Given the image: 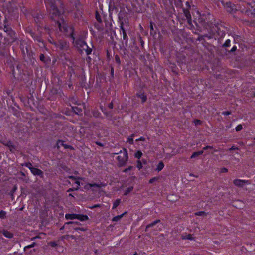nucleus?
I'll list each match as a JSON object with an SVG mask.
<instances>
[{"mask_svg": "<svg viewBox=\"0 0 255 255\" xmlns=\"http://www.w3.org/2000/svg\"><path fill=\"white\" fill-rule=\"evenodd\" d=\"M192 5V15L194 17L193 22L196 26V30L200 31L202 26H205L207 23V16L205 14L201 15L196 8Z\"/></svg>", "mask_w": 255, "mask_h": 255, "instance_id": "nucleus-1", "label": "nucleus"}, {"mask_svg": "<svg viewBox=\"0 0 255 255\" xmlns=\"http://www.w3.org/2000/svg\"><path fill=\"white\" fill-rule=\"evenodd\" d=\"M225 27L221 24H215L212 27V32L209 34H205L204 35L198 36V38L196 39L197 40L201 41L204 37H207L209 39H211L214 37L215 33L220 36V38L223 37L225 35V31H224Z\"/></svg>", "mask_w": 255, "mask_h": 255, "instance_id": "nucleus-2", "label": "nucleus"}, {"mask_svg": "<svg viewBox=\"0 0 255 255\" xmlns=\"http://www.w3.org/2000/svg\"><path fill=\"white\" fill-rule=\"evenodd\" d=\"M116 154H119L117 157L118 161V166L119 167H123L126 165L128 159V155L127 150L125 148L123 149V151L121 150L119 153H113L112 156Z\"/></svg>", "mask_w": 255, "mask_h": 255, "instance_id": "nucleus-3", "label": "nucleus"}, {"mask_svg": "<svg viewBox=\"0 0 255 255\" xmlns=\"http://www.w3.org/2000/svg\"><path fill=\"white\" fill-rule=\"evenodd\" d=\"M73 43L74 46L81 53L85 52L86 54L89 55L92 51V48L89 47L86 43L82 40H78L75 41V42L73 41Z\"/></svg>", "mask_w": 255, "mask_h": 255, "instance_id": "nucleus-4", "label": "nucleus"}, {"mask_svg": "<svg viewBox=\"0 0 255 255\" xmlns=\"http://www.w3.org/2000/svg\"><path fill=\"white\" fill-rule=\"evenodd\" d=\"M233 183L236 186L239 187H243L245 184H250L251 182L248 180H241L237 179L234 180Z\"/></svg>", "mask_w": 255, "mask_h": 255, "instance_id": "nucleus-5", "label": "nucleus"}, {"mask_svg": "<svg viewBox=\"0 0 255 255\" xmlns=\"http://www.w3.org/2000/svg\"><path fill=\"white\" fill-rule=\"evenodd\" d=\"M224 6L228 12L234 13L236 10L235 5L231 2H227Z\"/></svg>", "mask_w": 255, "mask_h": 255, "instance_id": "nucleus-6", "label": "nucleus"}, {"mask_svg": "<svg viewBox=\"0 0 255 255\" xmlns=\"http://www.w3.org/2000/svg\"><path fill=\"white\" fill-rule=\"evenodd\" d=\"M105 185H106L105 184H104L102 183H100L98 184H96V183L90 184V183H89V184H86L84 186V188L85 189H87V190L89 189L90 188H91L92 187H97L98 188H100L105 186Z\"/></svg>", "mask_w": 255, "mask_h": 255, "instance_id": "nucleus-7", "label": "nucleus"}, {"mask_svg": "<svg viewBox=\"0 0 255 255\" xmlns=\"http://www.w3.org/2000/svg\"><path fill=\"white\" fill-rule=\"evenodd\" d=\"M242 12L245 15L251 17L252 12L250 8V5H247V7L242 10Z\"/></svg>", "mask_w": 255, "mask_h": 255, "instance_id": "nucleus-8", "label": "nucleus"}, {"mask_svg": "<svg viewBox=\"0 0 255 255\" xmlns=\"http://www.w3.org/2000/svg\"><path fill=\"white\" fill-rule=\"evenodd\" d=\"M30 171L31 173L34 175H38L40 177L43 176V172L38 168L33 167Z\"/></svg>", "mask_w": 255, "mask_h": 255, "instance_id": "nucleus-9", "label": "nucleus"}, {"mask_svg": "<svg viewBox=\"0 0 255 255\" xmlns=\"http://www.w3.org/2000/svg\"><path fill=\"white\" fill-rule=\"evenodd\" d=\"M57 48L60 49H63L67 47V44L66 42L63 41H59L58 43L56 44Z\"/></svg>", "mask_w": 255, "mask_h": 255, "instance_id": "nucleus-10", "label": "nucleus"}, {"mask_svg": "<svg viewBox=\"0 0 255 255\" xmlns=\"http://www.w3.org/2000/svg\"><path fill=\"white\" fill-rule=\"evenodd\" d=\"M179 152L178 150H173L171 153H166L165 154V158L167 159H170L171 157H172L173 156H175Z\"/></svg>", "mask_w": 255, "mask_h": 255, "instance_id": "nucleus-11", "label": "nucleus"}, {"mask_svg": "<svg viewBox=\"0 0 255 255\" xmlns=\"http://www.w3.org/2000/svg\"><path fill=\"white\" fill-rule=\"evenodd\" d=\"M50 8L51 9V12L52 13L53 15L57 16L60 14V12L54 5L52 4L50 6Z\"/></svg>", "mask_w": 255, "mask_h": 255, "instance_id": "nucleus-12", "label": "nucleus"}, {"mask_svg": "<svg viewBox=\"0 0 255 255\" xmlns=\"http://www.w3.org/2000/svg\"><path fill=\"white\" fill-rule=\"evenodd\" d=\"M77 219H78L81 221H84L88 220L89 219V217L86 215L77 214Z\"/></svg>", "mask_w": 255, "mask_h": 255, "instance_id": "nucleus-13", "label": "nucleus"}, {"mask_svg": "<svg viewBox=\"0 0 255 255\" xmlns=\"http://www.w3.org/2000/svg\"><path fill=\"white\" fill-rule=\"evenodd\" d=\"M4 145L9 148V149L11 152H14L15 150V146L12 144L11 142H7V143H4Z\"/></svg>", "mask_w": 255, "mask_h": 255, "instance_id": "nucleus-14", "label": "nucleus"}, {"mask_svg": "<svg viewBox=\"0 0 255 255\" xmlns=\"http://www.w3.org/2000/svg\"><path fill=\"white\" fill-rule=\"evenodd\" d=\"M7 34L10 37V39H9L10 42H13L15 41V33L12 30L10 32L7 33Z\"/></svg>", "mask_w": 255, "mask_h": 255, "instance_id": "nucleus-15", "label": "nucleus"}, {"mask_svg": "<svg viewBox=\"0 0 255 255\" xmlns=\"http://www.w3.org/2000/svg\"><path fill=\"white\" fill-rule=\"evenodd\" d=\"M77 215L76 214H66L65 215V218L67 220L77 219Z\"/></svg>", "mask_w": 255, "mask_h": 255, "instance_id": "nucleus-16", "label": "nucleus"}, {"mask_svg": "<svg viewBox=\"0 0 255 255\" xmlns=\"http://www.w3.org/2000/svg\"><path fill=\"white\" fill-rule=\"evenodd\" d=\"M126 213H127V212H125L124 213H123V214H122L120 215H118V216H116L113 217L112 219V221L117 222V221H119L123 217V216L125 214H126Z\"/></svg>", "mask_w": 255, "mask_h": 255, "instance_id": "nucleus-17", "label": "nucleus"}, {"mask_svg": "<svg viewBox=\"0 0 255 255\" xmlns=\"http://www.w3.org/2000/svg\"><path fill=\"white\" fill-rule=\"evenodd\" d=\"M2 233H3V235L6 238H11L13 236V235L12 233H11L10 232L7 231H3Z\"/></svg>", "mask_w": 255, "mask_h": 255, "instance_id": "nucleus-18", "label": "nucleus"}, {"mask_svg": "<svg viewBox=\"0 0 255 255\" xmlns=\"http://www.w3.org/2000/svg\"><path fill=\"white\" fill-rule=\"evenodd\" d=\"M184 13L185 14V15L188 19V21L189 24H190L191 22V15L190 13V11L188 10H184Z\"/></svg>", "mask_w": 255, "mask_h": 255, "instance_id": "nucleus-19", "label": "nucleus"}, {"mask_svg": "<svg viewBox=\"0 0 255 255\" xmlns=\"http://www.w3.org/2000/svg\"><path fill=\"white\" fill-rule=\"evenodd\" d=\"M164 167V164L163 162L161 161L157 165L156 170L159 171H160L163 169V168Z\"/></svg>", "mask_w": 255, "mask_h": 255, "instance_id": "nucleus-20", "label": "nucleus"}, {"mask_svg": "<svg viewBox=\"0 0 255 255\" xmlns=\"http://www.w3.org/2000/svg\"><path fill=\"white\" fill-rule=\"evenodd\" d=\"M134 136V134H132L131 135H130L129 137H128V138H127V142H128L130 144H133Z\"/></svg>", "mask_w": 255, "mask_h": 255, "instance_id": "nucleus-21", "label": "nucleus"}, {"mask_svg": "<svg viewBox=\"0 0 255 255\" xmlns=\"http://www.w3.org/2000/svg\"><path fill=\"white\" fill-rule=\"evenodd\" d=\"M30 35H31V36L35 40H36L38 42H39V43H41L40 45H39V46L40 47H42L44 46V44H43V41L41 40V39L39 38H36L34 36V34L32 32H30Z\"/></svg>", "mask_w": 255, "mask_h": 255, "instance_id": "nucleus-22", "label": "nucleus"}, {"mask_svg": "<svg viewBox=\"0 0 255 255\" xmlns=\"http://www.w3.org/2000/svg\"><path fill=\"white\" fill-rule=\"evenodd\" d=\"M251 10L252 12L251 18H254L255 17V4L254 5H250Z\"/></svg>", "mask_w": 255, "mask_h": 255, "instance_id": "nucleus-23", "label": "nucleus"}, {"mask_svg": "<svg viewBox=\"0 0 255 255\" xmlns=\"http://www.w3.org/2000/svg\"><path fill=\"white\" fill-rule=\"evenodd\" d=\"M73 111L77 114H79L82 112V109L78 107H72Z\"/></svg>", "mask_w": 255, "mask_h": 255, "instance_id": "nucleus-24", "label": "nucleus"}, {"mask_svg": "<svg viewBox=\"0 0 255 255\" xmlns=\"http://www.w3.org/2000/svg\"><path fill=\"white\" fill-rule=\"evenodd\" d=\"M203 153V151H199L192 153V158H196Z\"/></svg>", "mask_w": 255, "mask_h": 255, "instance_id": "nucleus-25", "label": "nucleus"}, {"mask_svg": "<svg viewBox=\"0 0 255 255\" xmlns=\"http://www.w3.org/2000/svg\"><path fill=\"white\" fill-rule=\"evenodd\" d=\"M138 96L141 99L142 102H144L147 100V97L144 93L138 94Z\"/></svg>", "mask_w": 255, "mask_h": 255, "instance_id": "nucleus-26", "label": "nucleus"}, {"mask_svg": "<svg viewBox=\"0 0 255 255\" xmlns=\"http://www.w3.org/2000/svg\"><path fill=\"white\" fill-rule=\"evenodd\" d=\"M133 186H130V187L128 188L127 189H126L125 190L124 195H127L129 193H130L133 190Z\"/></svg>", "mask_w": 255, "mask_h": 255, "instance_id": "nucleus-27", "label": "nucleus"}, {"mask_svg": "<svg viewBox=\"0 0 255 255\" xmlns=\"http://www.w3.org/2000/svg\"><path fill=\"white\" fill-rule=\"evenodd\" d=\"M160 222V220H156L154 221V222H153L152 223L148 224L146 226V228L147 229L148 228L152 227L154 226V225H155L157 223H159Z\"/></svg>", "mask_w": 255, "mask_h": 255, "instance_id": "nucleus-28", "label": "nucleus"}, {"mask_svg": "<svg viewBox=\"0 0 255 255\" xmlns=\"http://www.w3.org/2000/svg\"><path fill=\"white\" fill-rule=\"evenodd\" d=\"M142 156V153L140 151H137L134 155V157L138 159H139L141 156Z\"/></svg>", "mask_w": 255, "mask_h": 255, "instance_id": "nucleus-29", "label": "nucleus"}, {"mask_svg": "<svg viewBox=\"0 0 255 255\" xmlns=\"http://www.w3.org/2000/svg\"><path fill=\"white\" fill-rule=\"evenodd\" d=\"M80 179V178H77L76 180H74V182H75V184H76V187L75 188V190H78L79 188V186H80V181L79 180V179Z\"/></svg>", "mask_w": 255, "mask_h": 255, "instance_id": "nucleus-30", "label": "nucleus"}, {"mask_svg": "<svg viewBox=\"0 0 255 255\" xmlns=\"http://www.w3.org/2000/svg\"><path fill=\"white\" fill-rule=\"evenodd\" d=\"M121 200L119 199H117L113 203V209L116 208L120 203Z\"/></svg>", "mask_w": 255, "mask_h": 255, "instance_id": "nucleus-31", "label": "nucleus"}, {"mask_svg": "<svg viewBox=\"0 0 255 255\" xmlns=\"http://www.w3.org/2000/svg\"><path fill=\"white\" fill-rule=\"evenodd\" d=\"M6 213L5 211L1 210L0 211V218L3 219L6 216Z\"/></svg>", "mask_w": 255, "mask_h": 255, "instance_id": "nucleus-32", "label": "nucleus"}, {"mask_svg": "<svg viewBox=\"0 0 255 255\" xmlns=\"http://www.w3.org/2000/svg\"><path fill=\"white\" fill-rule=\"evenodd\" d=\"M230 45V40L229 39L227 40L224 44L223 45V47H228Z\"/></svg>", "mask_w": 255, "mask_h": 255, "instance_id": "nucleus-33", "label": "nucleus"}, {"mask_svg": "<svg viewBox=\"0 0 255 255\" xmlns=\"http://www.w3.org/2000/svg\"><path fill=\"white\" fill-rule=\"evenodd\" d=\"M137 167L139 170L141 169L143 167L142 163L140 160H138L137 162Z\"/></svg>", "mask_w": 255, "mask_h": 255, "instance_id": "nucleus-34", "label": "nucleus"}, {"mask_svg": "<svg viewBox=\"0 0 255 255\" xmlns=\"http://www.w3.org/2000/svg\"><path fill=\"white\" fill-rule=\"evenodd\" d=\"M120 29L122 31V33H124V32H126V29L124 27V23L123 22H120Z\"/></svg>", "mask_w": 255, "mask_h": 255, "instance_id": "nucleus-35", "label": "nucleus"}, {"mask_svg": "<svg viewBox=\"0 0 255 255\" xmlns=\"http://www.w3.org/2000/svg\"><path fill=\"white\" fill-rule=\"evenodd\" d=\"M24 165L28 168L30 170H31L32 168H33V167L32 165V164L30 162L26 163Z\"/></svg>", "mask_w": 255, "mask_h": 255, "instance_id": "nucleus-36", "label": "nucleus"}, {"mask_svg": "<svg viewBox=\"0 0 255 255\" xmlns=\"http://www.w3.org/2000/svg\"><path fill=\"white\" fill-rule=\"evenodd\" d=\"M242 128H243L242 125L241 124H239L236 127V131H239L241 130L242 129Z\"/></svg>", "mask_w": 255, "mask_h": 255, "instance_id": "nucleus-37", "label": "nucleus"}, {"mask_svg": "<svg viewBox=\"0 0 255 255\" xmlns=\"http://www.w3.org/2000/svg\"><path fill=\"white\" fill-rule=\"evenodd\" d=\"M115 61H116V62L118 65H120V63H121V61H120V57H119L117 55H116L115 56Z\"/></svg>", "mask_w": 255, "mask_h": 255, "instance_id": "nucleus-38", "label": "nucleus"}, {"mask_svg": "<svg viewBox=\"0 0 255 255\" xmlns=\"http://www.w3.org/2000/svg\"><path fill=\"white\" fill-rule=\"evenodd\" d=\"M195 215H198V216H203V215H206V213L204 211H200V212H196L195 213Z\"/></svg>", "mask_w": 255, "mask_h": 255, "instance_id": "nucleus-39", "label": "nucleus"}, {"mask_svg": "<svg viewBox=\"0 0 255 255\" xmlns=\"http://www.w3.org/2000/svg\"><path fill=\"white\" fill-rule=\"evenodd\" d=\"M194 123H195V125L196 126H198V125H200L202 123V121L200 120H198V119H196V120H195L194 121Z\"/></svg>", "mask_w": 255, "mask_h": 255, "instance_id": "nucleus-40", "label": "nucleus"}, {"mask_svg": "<svg viewBox=\"0 0 255 255\" xmlns=\"http://www.w3.org/2000/svg\"><path fill=\"white\" fill-rule=\"evenodd\" d=\"M3 29H4V31L5 32H6L7 33L8 32H10L11 30H12L11 28L7 27H6V26H4Z\"/></svg>", "mask_w": 255, "mask_h": 255, "instance_id": "nucleus-41", "label": "nucleus"}, {"mask_svg": "<svg viewBox=\"0 0 255 255\" xmlns=\"http://www.w3.org/2000/svg\"><path fill=\"white\" fill-rule=\"evenodd\" d=\"M132 168H133V166H129L128 168L125 169L123 170V172H125H125H128V171H129V170H130L132 169Z\"/></svg>", "mask_w": 255, "mask_h": 255, "instance_id": "nucleus-42", "label": "nucleus"}, {"mask_svg": "<svg viewBox=\"0 0 255 255\" xmlns=\"http://www.w3.org/2000/svg\"><path fill=\"white\" fill-rule=\"evenodd\" d=\"M79 222H72V221H70V222H68L67 223H66L65 224H67V225H69V224H71V225H78L79 224Z\"/></svg>", "mask_w": 255, "mask_h": 255, "instance_id": "nucleus-43", "label": "nucleus"}, {"mask_svg": "<svg viewBox=\"0 0 255 255\" xmlns=\"http://www.w3.org/2000/svg\"><path fill=\"white\" fill-rule=\"evenodd\" d=\"M231 114V112L230 111H223L222 113V114L223 115H229Z\"/></svg>", "mask_w": 255, "mask_h": 255, "instance_id": "nucleus-44", "label": "nucleus"}, {"mask_svg": "<svg viewBox=\"0 0 255 255\" xmlns=\"http://www.w3.org/2000/svg\"><path fill=\"white\" fill-rule=\"evenodd\" d=\"M239 148L236 147L235 145H233L229 149V151L233 150H239Z\"/></svg>", "mask_w": 255, "mask_h": 255, "instance_id": "nucleus-45", "label": "nucleus"}, {"mask_svg": "<svg viewBox=\"0 0 255 255\" xmlns=\"http://www.w3.org/2000/svg\"><path fill=\"white\" fill-rule=\"evenodd\" d=\"M207 149H214V148L213 146H206L203 148V150H207Z\"/></svg>", "mask_w": 255, "mask_h": 255, "instance_id": "nucleus-46", "label": "nucleus"}, {"mask_svg": "<svg viewBox=\"0 0 255 255\" xmlns=\"http://www.w3.org/2000/svg\"><path fill=\"white\" fill-rule=\"evenodd\" d=\"M158 179V178L157 177H154V178H152L151 179H150L149 182L150 183H153L155 181L157 180Z\"/></svg>", "mask_w": 255, "mask_h": 255, "instance_id": "nucleus-47", "label": "nucleus"}, {"mask_svg": "<svg viewBox=\"0 0 255 255\" xmlns=\"http://www.w3.org/2000/svg\"><path fill=\"white\" fill-rule=\"evenodd\" d=\"M75 230L76 231L80 230L81 231H86V229L84 228H75Z\"/></svg>", "mask_w": 255, "mask_h": 255, "instance_id": "nucleus-48", "label": "nucleus"}, {"mask_svg": "<svg viewBox=\"0 0 255 255\" xmlns=\"http://www.w3.org/2000/svg\"><path fill=\"white\" fill-rule=\"evenodd\" d=\"M39 58H40V60H41L42 61H45V60H44L45 56H44V54H41L39 56Z\"/></svg>", "mask_w": 255, "mask_h": 255, "instance_id": "nucleus-49", "label": "nucleus"}, {"mask_svg": "<svg viewBox=\"0 0 255 255\" xmlns=\"http://www.w3.org/2000/svg\"><path fill=\"white\" fill-rule=\"evenodd\" d=\"M122 34H123V39L124 40L127 39V35L126 34V32H124V33H123Z\"/></svg>", "mask_w": 255, "mask_h": 255, "instance_id": "nucleus-50", "label": "nucleus"}, {"mask_svg": "<svg viewBox=\"0 0 255 255\" xmlns=\"http://www.w3.org/2000/svg\"><path fill=\"white\" fill-rule=\"evenodd\" d=\"M236 50H237V47L236 46H234L232 47L231 50L230 51V52H235Z\"/></svg>", "mask_w": 255, "mask_h": 255, "instance_id": "nucleus-51", "label": "nucleus"}, {"mask_svg": "<svg viewBox=\"0 0 255 255\" xmlns=\"http://www.w3.org/2000/svg\"><path fill=\"white\" fill-rule=\"evenodd\" d=\"M145 140V138L144 137H141L140 138H139L138 139H137L136 140V141H144Z\"/></svg>", "mask_w": 255, "mask_h": 255, "instance_id": "nucleus-52", "label": "nucleus"}, {"mask_svg": "<svg viewBox=\"0 0 255 255\" xmlns=\"http://www.w3.org/2000/svg\"><path fill=\"white\" fill-rule=\"evenodd\" d=\"M49 245L51 246V247H55L56 246V244L55 242H51L49 243Z\"/></svg>", "mask_w": 255, "mask_h": 255, "instance_id": "nucleus-53", "label": "nucleus"}, {"mask_svg": "<svg viewBox=\"0 0 255 255\" xmlns=\"http://www.w3.org/2000/svg\"><path fill=\"white\" fill-rule=\"evenodd\" d=\"M191 238V235H188L186 236H183V239H190Z\"/></svg>", "mask_w": 255, "mask_h": 255, "instance_id": "nucleus-54", "label": "nucleus"}, {"mask_svg": "<svg viewBox=\"0 0 255 255\" xmlns=\"http://www.w3.org/2000/svg\"><path fill=\"white\" fill-rule=\"evenodd\" d=\"M108 107H109L110 109H113V103H112V102H111V103H109V104H108Z\"/></svg>", "mask_w": 255, "mask_h": 255, "instance_id": "nucleus-55", "label": "nucleus"}, {"mask_svg": "<svg viewBox=\"0 0 255 255\" xmlns=\"http://www.w3.org/2000/svg\"><path fill=\"white\" fill-rule=\"evenodd\" d=\"M68 178L69 179H72L73 181H74L75 180H76V178H76V177H75L74 176H68Z\"/></svg>", "mask_w": 255, "mask_h": 255, "instance_id": "nucleus-56", "label": "nucleus"}, {"mask_svg": "<svg viewBox=\"0 0 255 255\" xmlns=\"http://www.w3.org/2000/svg\"><path fill=\"white\" fill-rule=\"evenodd\" d=\"M34 244H31V245H28L27 246H26V247L27 248H31L33 247H34Z\"/></svg>", "mask_w": 255, "mask_h": 255, "instance_id": "nucleus-57", "label": "nucleus"}, {"mask_svg": "<svg viewBox=\"0 0 255 255\" xmlns=\"http://www.w3.org/2000/svg\"><path fill=\"white\" fill-rule=\"evenodd\" d=\"M222 170L223 172H226L228 171V169L225 168H223Z\"/></svg>", "mask_w": 255, "mask_h": 255, "instance_id": "nucleus-58", "label": "nucleus"}, {"mask_svg": "<svg viewBox=\"0 0 255 255\" xmlns=\"http://www.w3.org/2000/svg\"><path fill=\"white\" fill-rule=\"evenodd\" d=\"M75 188H69L68 190V192H69V191H74V190H75Z\"/></svg>", "mask_w": 255, "mask_h": 255, "instance_id": "nucleus-59", "label": "nucleus"}, {"mask_svg": "<svg viewBox=\"0 0 255 255\" xmlns=\"http://www.w3.org/2000/svg\"><path fill=\"white\" fill-rule=\"evenodd\" d=\"M100 207V205L99 204H96L95 205H94L92 208H96V207Z\"/></svg>", "mask_w": 255, "mask_h": 255, "instance_id": "nucleus-60", "label": "nucleus"}, {"mask_svg": "<svg viewBox=\"0 0 255 255\" xmlns=\"http://www.w3.org/2000/svg\"><path fill=\"white\" fill-rule=\"evenodd\" d=\"M150 29L151 30H153V25H152V24L151 23H150Z\"/></svg>", "mask_w": 255, "mask_h": 255, "instance_id": "nucleus-61", "label": "nucleus"}, {"mask_svg": "<svg viewBox=\"0 0 255 255\" xmlns=\"http://www.w3.org/2000/svg\"><path fill=\"white\" fill-rule=\"evenodd\" d=\"M17 190V186H14V188H13V192L15 191L16 190Z\"/></svg>", "mask_w": 255, "mask_h": 255, "instance_id": "nucleus-62", "label": "nucleus"}, {"mask_svg": "<svg viewBox=\"0 0 255 255\" xmlns=\"http://www.w3.org/2000/svg\"><path fill=\"white\" fill-rule=\"evenodd\" d=\"M20 174H21V175L22 176H25V174H24V172H20Z\"/></svg>", "mask_w": 255, "mask_h": 255, "instance_id": "nucleus-63", "label": "nucleus"}, {"mask_svg": "<svg viewBox=\"0 0 255 255\" xmlns=\"http://www.w3.org/2000/svg\"><path fill=\"white\" fill-rule=\"evenodd\" d=\"M70 238H72V239H75V237L73 235H69V236Z\"/></svg>", "mask_w": 255, "mask_h": 255, "instance_id": "nucleus-64", "label": "nucleus"}]
</instances>
